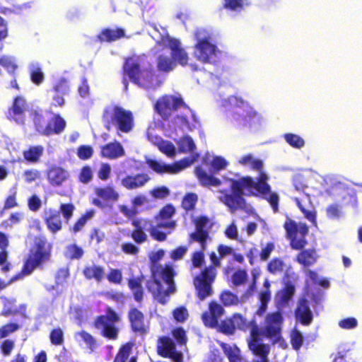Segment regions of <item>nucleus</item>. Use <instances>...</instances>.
I'll list each match as a JSON object with an SVG mask.
<instances>
[{
  "label": "nucleus",
  "instance_id": "nucleus-1",
  "mask_svg": "<svg viewBox=\"0 0 362 362\" xmlns=\"http://www.w3.org/2000/svg\"><path fill=\"white\" fill-rule=\"evenodd\" d=\"M243 165H249L251 169L259 172L255 182L250 176H245L238 180H231L230 189L231 193L226 190L221 191V201L233 212L237 209H244L246 201L243 196L257 197L264 195L270 192V185L267 182L268 175L263 171V162L260 159H254L250 154L243 156L239 160Z\"/></svg>",
  "mask_w": 362,
  "mask_h": 362
},
{
  "label": "nucleus",
  "instance_id": "nucleus-2",
  "mask_svg": "<svg viewBox=\"0 0 362 362\" xmlns=\"http://www.w3.org/2000/svg\"><path fill=\"white\" fill-rule=\"evenodd\" d=\"M283 227L286 231V237L289 240L291 247L300 252L296 256V262L305 268L310 267L317 262L318 255L314 248L305 249L308 245L306 236L309 228L305 223H297L289 217H286Z\"/></svg>",
  "mask_w": 362,
  "mask_h": 362
},
{
  "label": "nucleus",
  "instance_id": "nucleus-3",
  "mask_svg": "<svg viewBox=\"0 0 362 362\" xmlns=\"http://www.w3.org/2000/svg\"><path fill=\"white\" fill-rule=\"evenodd\" d=\"M151 37L156 42L155 49L160 51L157 59V67L159 71L168 72L175 69L177 61L181 57V51L179 49V41L170 38L163 28L160 29L155 25H152Z\"/></svg>",
  "mask_w": 362,
  "mask_h": 362
},
{
  "label": "nucleus",
  "instance_id": "nucleus-4",
  "mask_svg": "<svg viewBox=\"0 0 362 362\" xmlns=\"http://www.w3.org/2000/svg\"><path fill=\"white\" fill-rule=\"evenodd\" d=\"M151 270L153 280L148 281L147 288L156 300L160 303H165L170 295L175 291L173 281L174 269L170 265H155Z\"/></svg>",
  "mask_w": 362,
  "mask_h": 362
},
{
  "label": "nucleus",
  "instance_id": "nucleus-5",
  "mask_svg": "<svg viewBox=\"0 0 362 362\" xmlns=\"http://www.w3.org/2000/svg\"><path fill=\"white\" fill-rule=\"evenodd\" d=\"M209 258L211 264L202 269L193 279L196 295L200 300L212 296V285L218 273L216 268L221 266V258H219L215 252L209 254Z\"/></svg>",
  "mask_w": 362,
  "mask_h": 362
},
{
  "label": "nucleus",
  "instance_id": "nucleus-6",
  "mask_svg": "<svg viewBox=\"0 0 362 362\" xmlns=\"http://www.w3.org/2000/svg\"><path fill=\"white\" fill-rule=\"evenodd\" d=\"M49 257V249L44 239L36 238L35 245L30 250V254L26 260L23 271L12 277L11 279L6 283L0 279V291L5 288L11 283L21 279L23 276L30 274L40 264L47 260Z\"/></svg>",
  "mask_w": 362,
  "mask_h": 362
},
{
  "label": "nucleus",
  "instance_id": "nucleus-7",
  "mask_svg": "<svg viewBox=\"0 0 362 362\" xmlns=\"http://www.w3.org/2000/svg\"><path fill=\"white\" fill-rule=\"evenodd\" d=\"M140 58L134 57L127 59L124 66V71L131 81L144 88H156L161 81L151 70H139Z\"/></svg>",
  "mask_w": 362,
  "mask_h": 362
},
{
  "label": "nucleus",
  "instance_id": "nucleus-8",
  "mask_svg": "<svg viewBox=\"0 0 362 362\" xmlns=\"http://www.w3.org/2000/svg\"><path fill=\"white\" fill-rule=\"evenodd\" d=\"M197 43L194 47L196 58L203 63H211L218 52L217 46L211 43V35L205 28H199L194 33Z\"/></svg>",
  "mask_w": 362,
  "mask_h": 362
},
{
  "label": "nucleus",
  "instance_id": "nucleus-9",
  "mask_svg": "<svg viewBox=\"0 0 362 362\" xmlns=\"http://www.w3.org/2000/svg\"><path fill=\"white\" fill-rule=\"evenodd\" d=\"M247 328L245 332L250 330V339L248 341V347L253 354L259 356V359L255 362H269L268 355L269 354V347L267 344H259L262 330H260L255 319L248 322L246 320Z\"/></svg>",
  "mask_w": 362,
  "mask_h": 362
},
{
  "label": "nucleus",
  "instance_id": "nucleus-10",
  "mask_svg": "<svg viewBox=\"0 0 362 362\" xmlns=\"http://www.w3.org/2000/svg\"><path fill=\"white\" fill-rule=\"evenodd\" d=\"M209 165V174H207L201 165H198L194 168V174L202 186L218 187L221 185V181L218 178L215 177L214 175L225 169L228 162L221 156H214Z\"/></svg>",
  "mask_w": 362,
  "mask_h": 362
},
{
  "label": "nucleus",
  "instance_id": "nucleus-11",
  "mask_svg": "<svg viewBox=\"0 0 362 362\" xmlns=\"http://www.w3.org/2000/svg\"><path fill=\"white\" fill-rule=\"evenodd\" d=\"M104 119L108 124L107 129H110L109 125L112 124L123 133L129 132L134 126L132 112L119 107H113L105 110Z\"/></svg>",
  "mask_w": 362,
  "mask_h": 362
},
{
  "label": "nucleus",
  "instance_id": "nucleus-12",
  "mask_svg": "<svg viewBox=\"0 0 362 362\" xmlns=\"http://www.w3.org/2000/svg\"><path fill=\"white\" fill-rule=\"evenodd\" d=\"M34 122L37 130L42 134L49 136L52 134L61 133L65 127V121L58 117L51 116L48 113H35Z\"/></svg>",
  "mask_w": 362,
  "mask_h": 362
},
{
  "label": "nucleus",
  "instance_id": "nucleus-13",
  "mask_svg": "<svg viewBox=\"0 0 362 362\" xmlns=\"http://www.w3.org/2000/svg\"><path fill=\"white\" fill-rule=\"evenodd\" d=\"M119 320V316L113 310L108 308L105 315L98 317L95 325L103 337L110 339H116L119 333L117 323Z\"/></svg>",
  "mask_w": 362,
  "mask_h": 362
},
{
  "label": "nucleus",
  "instance_id": "nucleus-14",
  "mask_svg": "<svg viewBox=\"0 0 362 362\" xmlns=\"http://www.w3.org/2000/svg\"><path fill=\"white\" fill-rule=\"evenodd\" d=\"M284 317L280 310L269 313L264 318V326L262 329V334L268 339L277 342L281 337Z\"/></svg>",
  "mask_w": 362,
  "mask_h": 362
},
{
  "label": "nucleus",
  "instance_id": "nucleus-15",
  "mask_svg": "<svg viewBox=\"0 0 362 362\" xmlns=\"http://www.w3.org/2000/svg\"><path fill=\"white\" fill-rule=\"evenodd\" d=\"M181 105V98L173 95H166L158 100L155 105L158 113L165 119L173 116Z\"/></svg>",
  "mask_w": 362,
  "mask_h": 362
},
{
  "label": "nucleus",
  "instance_id": "nucleus-16",
  "mask_svg": "<svg viewBox=\"0 0 362 362\" xmlns=\"http://www.w3.org/2000/svg\"><path fill=\"white\" fill-rule=\"evenodd\" d=\"M218 331L226 335H232L235 329L245 332L246 319L240 313H234L231 317L222 320L216 327Z\"/></svg>",
  "mask_w": 362,
  "mask_h": 362
},
{
  "label": "nucleus",
  "instance_id": "nucleus-17",
  "mask_svg": "<svg viewBox=\"0 0 362 362\" xmlns=\"http://www.w3.org/2000/svg\"><path fill=\"white\" fill-rule=\"evenodd\" d=\"M223 308L216 301H211L209 304V310L202 315L204 325L210 328H216L218 326L219 318L223 315Z\"/></svg>",
  "mask_w": 362,
  "mask_h": 362
},
{
  "label": "nucleus",
  "instance_id": "nucleus-18",
  "mask_svg": "<svg viewBox=\"0 0 362 362\" xmlns=\"http://www.w3.org/2000/svg\"><path fill=\"white\" fill-rule=\"evenodd\" d=\"M157 350L159 355L168 357L174 362H181V354L176 351L175 343L170 338L160 337L158 340Z\"/></svg>",
  "mask_w": 362,
  "mask_h": 362
},
{
  "label": "nucleus",
  "instance_id": "nucleus-19",
  "mask_svg": "<svg viewBox=\"0 0 362 362\" xmlns=\"http://www.w3.org/2000/svg\"><path fill=\"white\" fill-rule=\"evenodd\" d=\"M295 317L302 325H309L313 320V315L310 308V301L305 298H300L294 311Z\"/></svg>",
  "mask_w": 362,
  "mask_h": 362
},
{
  "label": "nucleus",
  "instance_id": "nucleus-20",
  "mask_svg": "<svg viewBox=\"0 0 362 362\" xmlns=\"http://www.w3.org/2000/svg\"><path fill=\"white\" fill-rule=\"evenodd\" d=\"M146 162L148 167L157 173L177 174L181 170V163L176 162L172 165H168L160 160L151 157H146Z\"/></svg>",
  "mask_w": 362,
  "mask_h": 362
},
{
  "label": "nucleus",
  "instance_id": "nucleus-21",
  "mask_svg": "<svg viewBox=\"0 0 362 362\" xmlns=\"http://www.w3.org/2000/svg\"><path fill=\"white\" fill-rule=\"evenodd\" d=\"M189 153V156L182 158V169L189 167L199 158L193 139L187 135L182 136V153Z\"/></svg>",
  "mask_w": 362,
  "mask_h": 362
},
{
  "label": "nucleus",
  "instance_id": "nucleus-22",
  "mask_svg": "<svg viewBox=\"0 0 362 362\" xmlns=\"http://www.w3.org/2000/svg\"><path fill=\"white\" fill-rule=\"evenodd\" d=\"M133 225L135 228L143 231H150L151 236L159 241L164 240L166 238V234L160 230V228H158L157 225L153 226L152 223L146 219H136L133 221Z\"/></svg>",
  "mask_w": 362,
  "mask_h": 362
},
{
  "label": "nucleus",
  "instance_id": "nucleus-23",
  "mask_svg": "<svg viewBox=\"0 0 362 362\" xmlns=\"http://www.w3.org/2000/svg\"><path fill=\"white\" fill-rule=\"evenodd\" d=\"M147 136L148 140L152 144L157 146L161 152L167 155L168 157L174 156L175 153V148L173 144L170 141H163L161 137L154 135L153 134V129H148Z\"/></svg>",
  "mask_w": 362,
  "mask_h": 362
},
{
  "label": "nucleus",
  "instance_id": "nucleus-24",
  "mask_svg": "<svg viewBox=\"0 0 362 362\" xmlns=\"http://www.w3.org/2000/svg\"><path fill=\"white\" fill-rule=\"evenodd\" d=\"M150 177L145 173L127 175L121 180V185L127 189H136L145 185Z\"/></svg>",
  "mask_w": 362,
  "mask_h": 362
},
{
  "label": "nucleus",
  "instance_id": "nucleus-25",
  "mask_svg": "<svg viewBox=\"0 0 362 362\" xmlns=\"http://www.w3.org/2000/svg\"><path fill=\"white\" fill-rule=\"evenodd\" d=\"M175 213V209L172 205H167L160 211L159 216L156 217V223L158 228L173 229L175 222L170 220Z\"/></svg>",
  "mask_w": 362,
  "mask_h": 362
},
{
  "label": "nucleus",
  "instance_id": "nucleus-26",
  "mask_svg": "<svg viewBox=\"0 0 362 362\" xmlns=\"http://www.w3.org/2000/svg\"><path fill=\"white\" fill-rule=\"evenodd\" d=\"M69 177V173L60 167H52L47 172L48 182L54 187L61 186Z\"/></svg>",
  "mask_w": 362,
  "mask_h": 362
},
{
  "label": "nucleus",
  "instance_id": "nucleus-27",
  "mask_svg": "<svg viewBox=\"0 0 362 362\" xmlns=\"http://www.w3.org/2000/svg\"><path fill=\"white\" fill-rule=\"evenodd\" d=\"M219 346L229 362H246L241 354V350L236 344L230 345L225 342H220Z\"/></svg>",
  "mask_w": 362,
  "mask_h": 362
},
{
  "label": "nucleus",
  "instance_id": "nucleus-28",
  "mask_svg": "<svg viewBox=\"0 0 362 362\" xmlns=\"http://www.w3.org/2000/svg\"><path fill=\"white\" fill-rule=\"evenodd\" d=\"M192 131L199 127L200 124L194 112L182 101V127Z\"/></svg>",
  "mask_w": 362,
  "mask_h": 362
},
{
  "label": "nucleus",
  "instance_id": "nucleus-29",
  "mask_svg": "<svg viewBox=\"0 0 362 362\" xmlns=\"http://www.w3.org/2000/svg\"><path fill=\"white\" fill-rule=\"evenodd\" d=\"M101 155L108 159H116L124 155V150L119 142L110 143L102 147Z\"/></svg>",
  "mask_w": 362,
  "mask_h": 362
},
{
  "label": "nucleus",
  "instance_id": "nucleus-30",
  "mask_svg": "<svg viewBox=\"0 0 362 362\" xmlns=\"http://www.w3.org/2000/svg\"><path fill=\"white\" fill-rule=\"evenodd\" d=\"M45 219L50 231L56 233L62 228V221L59 211L48 209L45 211Z\"/></svg>",
  "mask_w": 362,
  "mask_h": 362
},
{
  "label": "nucleus",
  "instance_id": "nucleus-31",
  "mask_svg": "<svg viewBox=\"0 0 362 362\" xmlns=\"http://www.w3.org/2000/svg\"><path fill=\"white\" fill-rule=\"evenodd\" d=\"M27 105L25 100L21 97H17L13 103V105L9 112L10 117L18 123L23 122V114L26 110Z\"/></svg>",
  "mask_w": 362,
  "mask_h": 362
},
{
  "label": "nucleus",
  "instance_id": "nucleus-32",
  "mask_svg": "<svg viewBox=\"0 0 362 362\" xmlns=\"http://www.w3.org/2000/svg\"><path fill=\"white\" fill-rule=\"evenodd\" d=\"M54 89L56 93V95L54 97V105L61 106L64 104L63 95L69 92L67 81L63 78H60L54 86Z\"/></svg>",
  "mask_w": 362,
  "mask_h": 362
},
{
  "label": "nucleus",
  "instance_id": "nucleus-33",
  "mask_svg": "<svg viewBox=\"0 0 362 362\" xmlns=\"http://www.w3.org/2000/svg\"><path fill=\"white\" fill-rule=\"evenodd\" d=\"M129 318L132 329L136 332H142L144 329L143 314L137 309H132L129 313Z\"/></svg>",
  "mask_w": 362,
  "mask_h": 362
},
{
  "label": "nucleus",
  "instance_id": "nucleus-34",
  "mask_svg": "<svg viewBox=\"0 0 362 362\" xmlns=\"http://www.w3.org/2000/svg\"><path fill=\"white\" fill-rule=\"evenodd\" d=\"M271 300V292L268 291H262L259 294V305L255 311V315L260 317L266 313L268 308V303Z\"/></svg>",
  "mask_w": 362,
  "mask_h": 362
},
{
  "label": "nucleus",
  "instance_id": "nucleus-35",
  "mask_svg": "<svg viewBox=\"0 0 362 362\" xmlns=\"http://www.w3.org/2000/svg\"><path fill=\"white\" fill-rule=\"evenodd\" d=\"M104 269L98 265L87 266L83 270V274L88 279H94L97 281H101L104 277Z\"/></svg>",
  "mask_w": 362,
  "mask_h": 362
},
{
  "label": "nucleus",
  "instance_id": "nucleus-36",
  "mask_svg": "<svg viewBox=\"0 0 362 362\" xmlns=\"http://www.w3.org/2000/svg\"><path fill=\"white\" fill-rule=\"evenodd\" d=\"M95 194L105 201H117L119 198L118 193L111 187L96 188Z\"/></svg>",
  "mask_w": 362,
  "mask_h": 362
},
{
  "label": "nucleus",
  "instance_id": "nucleus-37",
  "mask_svg": "<svg viewBox=\"0 0 362 362\" xmlns=\"http://www.w3.org/2000/svg\"><path fill=\"white\" fill-rule=\"evenodd\" d=\"M68 277V272L66 270H60L56 276L55 285L47 286V288L49 291H56L57 294L61 293L64 287V283Z\"/></svg>",
  "mask_w": 362,
  "mask_h": 362
},
{
  "label": "nucleus",
  "instance_id": "nucleus-38",
  "mask_svg": "<svg viewBox=\"0 0 362 362\" xmlns=\"http://www.w3.org/2000/svg\"><path fill=\"white\" fill-rule=\"evenodd\" d=\"M68 277V272L66 270H60L56 276L55 285L47 286V288L49 291H56L57 294L61 293L64 287V283Z\"/></svg>",
  "mask_w": 362,
  "mask_h": 362
},
{
  "label": "nucleus",
  "instance_id": "nucleus-39",
  "mask_svg": "<svg viewBox=\"0 0 362 362\" xmlns=\"http://www.w3.org/2000/svg\"><path fill=\"white\" fill-rule=\"evenodd\" d=\"M286 267L285 262L280 257H274L267 265V270L273 275L281 274Z\"/></svg>",
  "mask_w": 362,
  "mask_h": 362
},
{
  "label": "nucleus",
  "instance_id": "nucleus-40",
  "mask_svg": "<svg viewBox=\"0 0 362 362\" xmlns=\"http://www.w3.org/2000/svg\"><path fill=\"white\" fill-rule=\"evenodd\" d=\"M43 151L44 148L42 146H32L28 150L23 152V156L26 160L36 163L42 156Z\"/></svg>",
  "mask_w": 362,
  "mask_h": 362
},
{
  "label": "nucleus",
  "instance_id": "nucleus-41",
  "mask_svg": "<svg viewBox=\"0 0 362 362\" xmlns=\"http://www.w3.org/2000/svg\"><path fill=\"white\" fill-rule=\"evenodd\" d=\"M141 282L142 279L141 277L132 278L129 281V286L133 292L135 300L138 302L143 298Z\"/></svg>",
  "mask_w": 362,
  "mask_h": 362
},
{
  "label": "nucleus",
  "instance_id": "nucleus-42",
  "mask_svg": "<svg viewBox=\"0 0 362 362\" xmlns=\"http://www.w3.org/2000/svg\"><path fill=\"white\" fill-rule=\"evenodd\" d=\"M31 80L35 84L41 83L44 80V74L38 62H33L29 65Z\"/></svg>",
  "mask_w": 362,
  "mask_h": 362
},
{
  "label": "nucleus",
  "instance_id": "nucleus-43",
  "mask_svg": "<svg viewBox=\"0 0 362 362\" xmlns=\"http://www.w3.org/2000/svg\"><path fill=\"white\" fill-rule=\"evenodd\" d=\"M124 36L122 29H106L98 36L101 41H114Z\"/></svg>",
  "mask_w": 362,
  "mask_h": 362
},
{
  "label": "nucleus",
  "instance_id": "nucleus-44",
  "mask_svg": "<svg viewBox=\"0 0 362 362\" xmlns=\"http://www.w3.org/2000/svg\"><path fill=\"white\" fill-rule=\"evenodd\" d=\"M295 286L291 284H287L279 293L278 300L281 305L286 304L295 293Z\"/></svg>",
  "mask_w": 362,
  "mask_h": 362
},
{
  "label": "nucleus",
  "instance_id": "nucleus-45",
  "mask_svg": "<svg viewBox=\"0 0 362 362\" xmlns=\"http://www.w3.org/2000/svg\"><path fill=\"white\" fill-rule=\"evenodd\" d=\"M220 300L223 305H236L240 303L238 297L230 291H224L220 295Z\"/></svg>",
  "mask_w": 362,
  "mask_h": 362
},
{
  "label": "nucleus",
  "instance_id": "nucleus-46",
  "mask_svg": "<svg viewBox=\"0 0 362 362\" xmlns=\"http://www.w3.org/2000/svg\"><path fill=\"white\" fill-rule=\"evenodd\" d=\"M198 196L194 192L187 193L182 197V208L187 211L193 210L197 203Z\"/></svg>",
  "mask_w": 362,
  "mask_h": 362
},
{
  "label": "nucleus",
  "instance_id": "nucleus-47",
  "mask_svg": "<svg viewBox=\"0 0 362 362\" xmlns=\"http://www.w3.org/2000/svg\"><path fill=\"white\" fill-rule=\"evenodd\" d=\"M284 137L286 141L293 148H300L305 145L303 139L297 134L288 133Z\"/></svg>",
  "mask_w": 362,
  "mask_h": 362
},
{
  "label": "nucleus",
  "instance_id": "nucleus-48",
  "mask_svg": "<svg viewBox=\"0 0 362 362\" xmlns=\"http://www.w3.org/2000/svg\"><path fill=\"white\" fill-rule=\"evenodd\" d=\"M247 0H223V8L232 11H237L243 9Z\"/></svg>",
  "mask_w": 362,
  "mask_h": 362
},
{
  "label": "nucleus",
  "instance_id": "nucleus-49",
  "mask_svg": "<svg viewBox=\"0 0 362 362\" xmlns=\"http://www.w3.org/2000/svg\"><path fill=\"white\" fill-rule=\"evenodd\" d=\"M83 255L82 248L75 244L67 246L65 251V256L69 259H79Z\"/></svg>",
  "mask_w": 362,
  "mask_h": 362
},
{
  "label": "nucleus",
  "instance_id": "nucleus-50",
  "mask_svg": "<svg viewBox=\"0 0 362 362\" xmlns=\"http://www.w3.org/2000/svg\"><path fill=\"white\" fill-rule=\"evenodd\" d=\"M76 339L79 342L83 341L90 349H93L95 341L93 337L86 332L82 331L76 334Z\"/></svg>",
  "mask_w": 362,
  "mask_h": 362
},
{
  "label": "nucleus",
  "instance_id": "nucleus-51",
  "mask_svg": "<svg viewBox=\"0 0 362 362\" xmlns=\"http://www.w3.org/2000/svg\"><path fill=\"white\" fill-rule=\"evenodd\" d=\"M0 65L10 73L13 72L17 67L15 59L12 57L7 55L0 57Z\"/></svg>",
  "mask_w": 362,
  "mask_h": 362
},
{
  "label": "nucleus",
  "instance_id": "nucleus-52",
  "mask_svg": "<svg viewBox=\"0 0 362 362\" xmlns=\"http://www.w3.org/2000/svg\"><path fill=\"white\" fill-rule=\"evenodd\" d=\"M259 196L263 197L271 204L274 213L279 211V197L276 192H272L270 191L264 195L259 194ZM257 197H259V195Z\"/></svg>",
  "mask_w": 362,
  "mask_h": 362
},
{
  "label": "nucleus",
  "instance_id": "nucleus-53",
  "mask_svg": "<svg viewBox=\"0 0 362 362\" xmlns=\"http://www.w3.org/2000/svg\"><path fill=\"white\" fill-rule=\"evenodd\" d=\"M23 214L20 212L12 214L10 217L2 223V226L4 228H12L13 226L19 223L23 219Z\"/></svg>",
  "mask_w": 362,
  "mask_h": 362
},
{
  "label": "nucleus",
  "instance_id": "nucleus-54",
  "mask_svg": "<svg viewBox=\"0 0 362 362\" xmlns=\"http://www.w3.org/2000/svg\"><path fill=\"white\" fill-rule=\"evenodd\" d=\"M192 264L194 268H201L205 263V255L203 251H194L192 255Z\"/></svg>",
  "mask_w": 362,
  "mask_h": 362
},
{
  "label": "nucleus",
  "instance_id": "nucleus-55",
  "mask_svg": "<svg viewBox=\"0 0 362 362\" xmlns=\"http://www.w3.org/2000/svg\"><path fill=\"white\" fill-rule=\"evenodd\" d=\"M291 343L293 349L299 350L303 344V337L298 330H293L291 334Z\"/></svg>",
  "mask_w": 362,
  "mask_h": 362
},
{
  "label": "nucleus",
  "instance_id": "nucleus-56",
  "mask_svg": "<svg viewBox=\"0 0 362 362\" xmlns=\"http://www.w3.org/2000/svg\"><path fill=\"white\" fill-rule=\"evenodd\" d=\"M247 274L245 270L238 269L232 275V281L235 286H240L245 283Z\"/></svg>",
  "mask_w": 362,
  "mask_h": 362
},
{
  "label": "nucleus",
  "instance_id": "nucleus-57",
  "mask_svg": "<svg viewBox=\"0 0 362 362\" xmlns=\"http://www.w3.org/2000/svg\"><path fill=\"white\" fill-rule=\"evenodd\" d=\"M0 305H4V309L1 311L3 315H8L11 313H15L17 312L16 309L13 308L14 306V300L7 299L6 298H0Z\"/></svg>",
  "mask_w": 362,
  "mask_h": 362
},
{
  "label": "nucleus",
  "instance_id": "nucleus-58",
  "mask_svg": "<svg viewBox=\"0 0 362 362\" xmlns=\"http://www.w3.org/2000/svg\"><path fill=\"white\" fill-rule=\"evenodd\" d=\"M354 358L349 350L339 351L333 362H354Z\"/></svg>",
  "mask_w": 362,
  "mask_h": 362
},
{
  "label": "nucleus",
  "instance_id": "nucleus-59",
  "mask_svg": "<svg viewBox=\"0 0 362 362\" xmlns=\"http://www.w3.org/2000/svg\"><path fill=\"white\" fill-rule=\"evenodd\" d=\"M296 204L300 211L303 214L304 216L315 226L317 225L316 222V214L315 211L307 210L300 203V202L296 199Z\"/></svg>",
  "mask_w": 362,
  "mask_h": 362
},
{
  "label": "nucleus",
  "instance_id": "nucleus-60",
  "mask_svg": "<svg viewBox=\"0 0 362 362\" xmlns=\"http://www.w3.org/2000/svg\"><path fill=\"white\" fill-rule=\"evenodd\" d=\"M358 321L354 317H346L339 322V326L344 329H352L357 327Z\"/></svg>",
  "mask_w": 362,
  "mask_h": 362
},
{
  "label": "nucleus",
  "instance_id": "nucleus-61",
  "mask_svg": "<svg viewBox=\"0 0 362 362\" xmlns=\"http://www.w3.org/2000/svg\"><path fill=\"white\" fill-rule=\"evenodd\" d=\"M275 245L272 242H269L266 244L265 247L262 249L259 253V257L262 261H267L271 253L274 250Z\"/></svg>",
  "mask_w": 362,
  "mask_h": 362
},
{
  "label": "nucleus",
  "instance_id": "nucleus-62",
  "mask_svg": "<svg viewBox=\"0 0 362 362\" xmlns=\"http://www.w3.org/2000/svg\"><path fill=\"white\" fill-rule=\"evenodd\" d=\"M132 346L129 344L122 346V348L120 349L119 352L115 357L114 362H125L126 359L128 358Z\"/></svg>",
  "mask_w": 362,
  "mask_h": 362
},
{
  "label": "nucleus",
  "instance_id": "nucleus-63",
  "mask_svg": "<svg viewBox=\"0 0 362 362\" xmlns=\"http://www.w3.org/2000/svg\"><path fill=\"white\" fill-rule=\"evenodd\" d=\"M150 194L155 199H163L169 195V189L166 187H159L152 189Z\"/></svg>",
  "mask_w": 362,
  "mask_h": 362
},
{
  "label": "nucleus",
  "instance_id": "nucleus-64",
  "mask_svg": "<svg viewBox=\"0 0 362 362\" xmlns=\"http://www.w3.org/2000/svg\"><path fill=\"white\" fill-rule=\"evenodd\" d=\"M40 176V173L37 170H25L23 174V178L24 180L30 183L37 179H38Z\"/></svg>",
  "mask_w": 362,
  "mask_h": 362
}]
</instances>
